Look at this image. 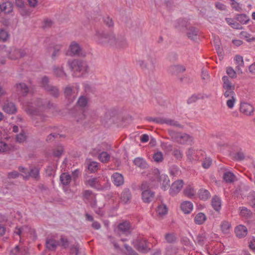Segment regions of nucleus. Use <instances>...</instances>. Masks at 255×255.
Segmentation results:
<instances>
[{
  "label": "nucleus",
  "instance_id": "8fccbe9b",
  "mask_svg": "<svg viewBox=\"0 0 255 255\" xmlns=\"http://www.w3.org/2000/svg\"><path fill=\"white\" fill-rule=\"evenodd\" d=\"M165 124L170 126L181 128V126L177 121H176L174 120H171L169 119L166 118Z\"/></svg>",
  "mask_w": 255,
  "mask_h": 255
},
{
  "label": "nucleus",
  "instance_id": "a19ab883",
  "mask_svg": "<svg viewBox=\"0 0 255 255\" xmlns=\"http://www.w3.org/2000/svg\"><path fill=\"white\" fill-rule=\"evenodd\" d=\"M154 161L157 163L161 162L163 160V153L161 151H157L153 155Z\"/></svg>",
  "mask_w": 255,
  "mask_h": 255
},
{
  "label": "nucleus",
  "instance_id": "393cba45",
  "mask_svg": "<svg viewBox=\"0 0 255 255\" xmlns=\"http://www.w3.org/2000/svg\"><path fill=\"white\" fill-rule=\"evenodd\" d=\"M159 181L162 184V186H161L162 189L164 191L166 190L169 186V179L168 177L166 175L162 174L159 176Z\"/></svg>",
  "mask_w": 255,
  "mask_h": 255
},
{
  "label": "nucleus",
  "instance_id": "7c9ffc66",
  "mask_svg": "<svg viewBox=\"0 0 255 255\" xmlns=\"http://www.w3.org/2000/svg\"><path fill=\"white\" fill-rule=\"evenodd\" d=\"M223 177L225 181L228 183L233 182L236 178L234 174L231 171L225 172L223 174Z\"/></svg>",
  "mask_w": 255,
  "mask_h": 255
},
{
  "label": "nucleus",
  "instance_id": "c756f323",
  "mask_svg": "<svg viewBox=\"0 0 255 255\" xmlns=\"http://www.w3.org/2000/svg\"><path fill=\"white\" fill-rule=\"evenodd\" d=\"M181 209L185 214H189L193 209V205L189 201H185L181 205Z\"/></svg>",
  "mask_w": 255,
  "mask_h": 255
},
{
  "label": "nucleus",
  "instance_id": "5701e85b",
  "mask_svg": "<svg viewBox=\"0 0 255 255\" xmlns=\"http://www.w3.org/2000/svg\"><path fill=\"white\" fill-rule=\"evenodd\" d=\"M28 175L24 177L25 179H28L30 177L38 180L39 179V170L37 167H33L30 169V171L27 172Z\"/></svg>",
  "mask_w": 255,
  "mask_h": 255
},
{
  "label": "nucleus",
  "instance_id": "09e8293b",
  "mask_svg": "<svg viewBox=\"0 0 255 255\" xmlns=\"http://www.w3.org/2000/svg\"><path fill=\"white\" fill-rule=\"evenodd\" d=\"M248 203L250 206L255 208V195L251 193L248 196Z\"/></svg>",
  "mask_w": 255,
  "mask_h": 255
},
{
  "label": "nucleus",
  "instance_id": "58836bf2",
  "mask_svg": "<svg viewBox=\"0 0 255 255\" xmlns=\"http://www.w3.org/2000/svg\"><path fill=\"white\" fill-rule=\"evenodd\" d=\"M240 215L246 218H250L252 216V212L247 208L243 207L241 208Z\"/></svg>",
  "mask_w": 255,
  "mask_h": 255
},
{
  "label": "nucleus",
  "instance_id": "c85d7f7f",
  "mask_svg": "<svg viewBox=\"0 0 255 255\" xmlns=\"http://www.w3.org/2000/svg\"><path fill=\"white\" fill-rule=\"evenodd\" d=\"M53 72L54 75L58 77L64 78L67 77L66 73L64 71L63 66L60 67L54 66Z\"/></svg>",
  "mask_w": 255,
  "mask_h": 255
},
{
  "label": "nucleus",
  "instance_id": "f704fd0d",
  "mask_svg": "<svg viewBox=\"0 0 255 255\" xmlns=\"http://www.w3.org/2000/svg\"><path fill=\"white\" fill-rule=\"evenodd\" d=\"M206 219V216L202 213H199L196 215L194 218L196 224L198 225L202 224Z\"/></svg>",
  "mask_w": 255,
  "mask_h": 255
},
{
  "label": "nucleus",
  "instance_id": "de8ad7c7",
  "mask_svg": "<svg viewBox=\"0 0 255 255\" xmlns=\"http://www.w3.org/2000/svg\"><path fill=\"white\" fill-rule=\"evenodd\" d=\"M156 211L159 215H165L167 212V209L166 205H160L158 206Z\"/></svg>",
  "mask_w": 255,
  "mask_h": 255
},
{
  "label": "nucleus",
  "instance_id": "e2e57ef3",
  "mask_svg": "<svg viewBox=\"0 0 255 255\" xmlns=\"http://www.w3.org/2000/svg\"><path fill=\"white\" fill-rule=\"evenodd\" d=\"M9 150V147L7 144L3 141L0 142V152H6Z\"/></svg>",
  "mask_w": 255,
  "mask_h": 255
},
{
  "label": "nucleus",
  "instance_id": "b1692460",
  "mask_svg": "<svg viewBox=\"0 0 255 255\" xmlns=\"http://www.w3.org/2000/svg\"><path fill=\"white\" fill-rule=\"evenodd\" d=\"M198 33V30L194 27H190L187 29L186 34L188 37L192 40H195L197 39Z\"/></svg>",
  "mask_w": 255,
  "mask_h": 255
},
{
  "label": "nucleus",
  "instance_id": "0e129e2a",
  "mask_svg": "<svg viewBox=\"0 0 255 255\" xmlns=\"http://www.w3.org/2000/svg\"><path fill=\"white\" fill-rule=\"evenodd\" d=\"M234 157L237 160L241 161L245 159V156L243 152L239 151L235 154Z\"/></svg>",
  "mask_w": 255,
  "mask_h": 255
},
{
  "label": "nucleus",
  "instance_id": "774afa93",
  "mask_svg": "<svg viewBox=\"0 0 255 255\" xmlns=\"http://www.w3.org/2000/svg\"><path fill=\"white\" fill-rule=\"evenodd\" d=\"M19 173L16 171H13L8 173V178H15L19 176Z\"/></svg>",
  "mask_w": 255,
  "mask_h": 255
},
{
  "label": "nucleus",
  "instance_id": "bf43d9fd",
  "mask_svg": "<svg viewBox=\"0 0 255 255\" xmlns=\"http://www.w3.org/2000/svg\"><path fill=\"white\" fill-rule=\"evenodd\" d=\"M235 60L238 65L237 67H243L244 66V63L242 56L237 55L235 57Z\"/></svg>",
  "mask_w": 255,
  "mask_h": 255
},
{
  "label": "nucleus",
  "instance_id": "a878e982",
  "mask_svg": "<svg viewBox=\"0 0 255 255\" xmlns=\"http://www.w3.org/2000/svg\"><path fill=\"white\" fill-rule=\"evenodd\" d=\"M71 176L67 172L63 173L60 176L61 183L64 186L68 185L71 181Z\"/></svg>",
  "mask_w": 255,
  "mask_h": 255
},
{
  "label": "nucleus",
  "instance_id": "37998d69",
  "mask_svg": "<svg viewBox=\"0 0 255 255\" xmlns=\"http://www.w3.org/2000/svg\"><path fill=\"white\" fill-rule=\"evenodd\" d=\"M99 182V179L97 178H91L85 181V183L92 187H94Z\"/></svg>",
  "mask_w": 255,
  "mask_h": 255
},
{
  "label": "nucleus",
  "instance_id": "6ab92c4d",
  "mask_svg": "<svg viewBox=\"0 0 255 255\" xmlns=\"http://www.w3.org/2000/svg\"><path fill=\"white\" fill-rule=\"evenodd\" d=\"M235 232L237 237L243 238L247 236L248 229L246 226L240 225L235 228Z\"/></svg>",
  "mask_w": 255,
  "mask_h": 255
},
{
  "label": "nucleus",
  "instance_id": "7ed1b4c3",
  "mask_svg": "<svg viewBox=\"0 0 255 255\" xmlns=\"http://www.w3.org/2000/svg\"><path fill=\"white\" fill-rule=\"evenodd\" d=\"M27 106V110L29 111L30 114L37 115L38 113L37 108H39L42 110L47 108L51 109L53 107V104L46 100L38 99L36 100L33 104L32 103H28Z\"/></svg>",
  "mask_w": 255,
  "mask_h": 255
},
{
  "label": "nucleus",
  "instance_id": "c9c22d12",
  "mask_svg": "<svg viewBox=\"0 0 255 255\" xmlns=\"http://www.w3.org/2000/svg\"><path fill=\"white\" fill-rule=\"evenodd\" d=\"M211 196L209 192L206 189H200L199 192V197L203 200H207Z\"/></svg>",
  "mask_w": 255,
  "mask_h": 255
},
{
  "label": "nucleus",
  "instance_id": "052dcab7",
  "mask_svg": "<svg viewBox=\"0 0 255 255\" xmlns=\"http://www.w3.org/2000/svg\"><path fill=\"white\" fill-rule=\"evenodd\" d=\"M212 161V159L210 158H205V160L202 163L203 167L205 169L208 168L211 165Z\"/></svg>",
  "mask_w": 255,
  "mask_h": 255
},
{
  "label": "nucleus",
  "instance_id": "4c0bfd02",
  "mask_svg": "<svg viewBox=\"0 0 255 255\" xmlns=\"http://www.w3.org/2000/svg\"><path fill=\"white\" fill-rule=\"evenodd\" d=\"M195 193L196 192L194 189L190 186L187 187L184 190V194L185 195L189 198H192L194 196Z\"/></svg>",
  "mask_w": 255,
  "mask_h": 255
},
{
  "label": "nucleus",
  "instance_id": "4d7b16f0",
  "mask_svg": "<svg viewBox=\"0 0 255 255\" xmlns=\"http://www.w3.org/2000/svg\"><path fill=\"white\" fill-rule=\"evenodd\" d=\"M227 74L232 78H235L237 77L236 71L232 68L228 67L227 69Z\"/></svg>",
  "mask_w": 255,
  "mask_h": 255
},
{
  "label": "nucleus",
  "instance_id": "1a4fd4ad",
  "mask_svg": "<svg viewBox=\"0 0 255 255\" xmlns=\"http://www.w3.org/2000/svg\"><path fill=\"white\" fill-rule=\"evenodd\" d=\"M41 83L42 87L51 96L56 98L59 96V90L58 88L49 84V79L47 77L44 76L43 77Z\"/></svg>",
  "mask_w": 255,
  "mask_h": 255
},
{
  "label": "nucleus",
  "instance_id": "2f4dec72",
  "mask_svg": "<svg viewBox=\"0 0 255 255\" xmlns=\"http://www.w3.org/2000/svg\"><path fill=\"white\" fill-rule=\"evenodd\" d=\"M18 11L22 16H28L32 12V10L26 4L18 9Z\"/></svg>",
  "mask_w": 255,
  "mask_h": 255
},
{
  "label": "nucleus",
  "instance_id": "ddd939ff",
  "mask_svg": "<svg viewBox=\"0 0 255 255\" xmlns=\"http://www.w3.org/2000/svg\"><path fill=\"white\" fill-rule=\"evenodd\" d=\"M183 182L182 180H178L174 182L170 186L169 193L172 196L176 195L182 189Z\"/></svg>",
  "mask_w": 255,
  "mask_h": 255
},
{
  "label": "nucleus",
  "instance_id": "69168bd1",
  "mask_svg": "<svg viewBox=\"0 0 255 255\" xmlns=\"http://www.w3.org/2000/svg\"><path fill=\"white\" fill-rule=\"evenodd\" d=\"M165 238L167 242L171 243L175 241V237L172 234H167L165 235Z\"/></svg>",
  "mask_w": 255,
  "mask_h": 255
},
{
  "label": "nucleus",
  "instance_id": "680f3d73",
  "mask_svg": "<svg viewBox=\"0 0 255 255\" xmlns=\"http://www.w3.org/2000/svg\"><path fill=\"white\" fill-rule=\"evenodd\" d=\"M63 152V147L61 146H58L55 150L53 151V154L56 157L60 156Z\"/></svg>",
  "mask_w": 255,
  "mask_h": 255
},
{
  "label": "nucleus",
  "instance_id": "aec40b11",
  "mask_svg": "<svg viewBox=\"0 0 255 255\" xmlns=\"http://www.w3.org/2000/svg\"><path fill=\"white\" fill-rule=\"evenodd\" d=\"M131 194L129 189H124L121 195L120 199L122 202L124 204L129 203L131 199Z\"/></svg>",
  "mask_w": 255,
  "mask_h": 255
},
{
  "label": "nucleus",
  "instance_id": "cd10ccee",
  "mask_svg": "<svg viewBox=\"0 0 255 255\" xmlns=\"http://www.w3.org/2000/svg\"><path fill=\"white\" fill-rule=\"evenodd\" d=\"M134 164L141 169H145L148 167L146 161L142 158L136 157L133 160Z\"/></svg>",
  "mask_w": 255,
  "mask_h": 255
},
{
  "label": "nucleus",
  "instance_id": "dca6fc26",
  "mask_svg": "<svg viewBox=\"0 0 255 255\" xmlns=\"http://www.w3.org/2000/svg\"><path fill=\"white\" fill-rule=\"evenodd\" d=\"M15 88L17 94L23 97L26 96L29 92L28 87L24 83L16 84Z\"/></svg>",
  "mask_w": 255,
  "mask_h": 255
},
{
  "label": "nucleus",
  "instance_id": "473e14b6",
  "mask_svg": "<svg viewBox=\"0 0 255 255\" xmlns=\"http://www.w3.org/2000/svg\"><path fill=\"white\" fill-rule=\"evenodd\" d=\"M59 245V242L53 239H48L46 242V248L49 250H55Z\"/></svg>",
  "mask_w": 255,
  "mask_h": 255
},
{
  "label": "nucleus",
  "instance_id": "c03bdc74",
  "mask_svg": "<svg viewBox=\"0 0 255 255\" xmlns=\"http://www.w3.org/2000/svg\"><path fill=\"white\" fill-rule=\"evenodd\" d=\"M9 38L8 32L4 29H0V40L2 42L6 41Z\"/></svg>",
  "mask_w": 255,
  "mask_h": 255
},
{
  "label": "nucleus",
  "instance_id": "338daca9",
  "mask_svg": "<svg viewBox=\"0 0 255 255\" xmlns=\"http://www.w3.org/2000/svg\"><path fill=\"white\" fill-rule=\"evenodd\" d=\"M70 250L71 253H75V255H78L79 252V246L78 245L72 246Z\"/></svg>",
  "mask_w": 255,
  "mask_h": 255
},
{
  "label": "nucleus",
  "instance_id": "a211bd4d",
  "mask_svg": "<svg viewBox=\"0 0 255 255\" xmlns=\"http://www.w3.org/2000/svg\"><path fill=\"white\" fill-rule=\"evenodd\" d=\"M185 70V66L182 65H173L168 68L169 72L172 75H177L179 73H182Z\"/></svg>",
  "mask_w": 255,
  "mask_h": 255
},
{
  "label": "nucleus",
  "instance_id": "3c124183",
  "mask_svg": "<svg viewBox=\"0 0 255 255\" xmlns=\"http://www.w3.org/2000/svg\"><path fill=\"white\" fill-rule=\"evenodd\" d=\"M230 227V224L227 221H223L221 226L222 231L226 233L228 232Z\"/></svg>",
  "mask_w": 255,
  "mask_h": 255
},
{
  "label": "nucleus",
  "instance_id": "f3484780",
  "mask_svg": "<svg viewBox=\"0 0 255 255\" xmlns=\"http://www.w3.org/2000/svg\"><path fill=\"white\" fill-rule=\"evenodd\" d=\"M240 109L241 113L247 116H251L254 111L253 107L247 103H241Z\"/></svg>",
  "mask_w": 255,
  "mask_h": 255
},
{
  "label": "nucleus",
  "instance_id": "4468645a",
  "mask_svg": "<svg viewBox=\"0 0 255 255\" xmlns=\"http://www.w3.org/2000/svg\"><path fill=\"white\" fill-rule=\"evenodd\" d=\"M26 53L25 49L14 48L10 52L9 57L12 60H15L24 57Z\"/></svg>",
  "mask_w": 255,
  "mask_h": 255
},
{
  "label": "nucleus",
  "instance_id": "ea45409f",
  "mask_svg": "<svg viewBox=\"0 0 255 255\" xmlns=\"http://www.w3.org/2000/svg\"><path fill=\"white\" fill-rule=\"evenodd\" d=\"M110 155L106 151L102 152L99 155V160L103 163L108 162L110 160Z\"/></svg>",
  "mask_w": 255,
  "mask_h": 255
},
{
  "label": "nucleus",
  "instance_id": "603ef678",
  "mask_svg": "<svg viewBox=\"0 0 255 255\" xmlns=\"http://www.w3.org/2000/svg\"><path fill=\"white\" fill-rule=\"evenodd\" d=\"M60 242H61L60 245L63 248L66 249L68 247L69 244V241L66 238H65L63 236H61V238H60Z\"/></svg>",
  "mask_w": 255,
  "mask_h": 255
},
{
  "label": "nucleus",
  "instance_id": "864d4df0",
  "mask_svg": "<svg viewBox=\"0 0 255 255\" xmlns=\"http://www.w3.org/2000/svg\"><path fill=\"white\" fill-rule=\"evenodd\" d=\"M195 154V150L192 148H189L188 151L187 152V156L188 159L190 160H192L193 159H196L193 156L194 154Z\"/></svg>",
  "mask_w": 255,
  "mask_h": 255
},
{
  "label": "nucleus",
  "instance_id": "423d86ee",
  "mask_svg": "<svg viewBox=\"0 0 255 255\" xmlns=\"http://www.w3.org/2000/svg\"><path fill=\"white\" fill-rule=\"evenodd\" d=\"M140 188L142 191V200L144 203H149L153 200L155 193L151 190L149 183L143 182L141 184Z\"/></svg>",
  "mask_w": 255,
  "mask_h": 255
},
{
  "label": "nucleus",
  "instance_id": "9d476101",
  "mask_svg": "<svg viewBox=\"0 0 255 255\" xmlns=\"http://www.w3.org/2000/svg\"><path fill=\"white\" fill-rule=\"evenodd\" d=\"M79 89V86H74L70 85H67L64 90L65 97L69 100L73 101L76 98V91L78 92Z\"/></svg>",
  "mask_w": 255,
  "mask_h": 255
},
{
  "label": "nucleus",
  "instance_id": "f8f14e48",
  "mask_svg": "<svg viewBox=\"0 0 255 255\" xmlns=\"http://www.w3.org/2000/svg\"><path fill=\"white\" fill-rule=\"evenodd\" d=\"M118 229L122 234L128 236L131 234L133 229L129 222L125 221L118 225Z\"/></svg>",
  "mask_w": 255,
  "mask_h": 255
},
{
  "label": "nucleus",
  "instance_id": "72a5a7b5",
  "mask_svg": "<svg viewBox=\"0 0 255 255\" xmlns=\"http://www.w3.org/2000/svg\"><path fill=\"white\" fill-rule=\"evenodd\" d=\"M62 47V45L57 44L53 47V52L51 55V58L53 60H55L60 55V52Z\"/></svg>",
  "mask_w": 255,
  "mask_h": 255
},
{
  "label": "nucleus",
  "instance_id": "20e7f679",
  "mask_svg": "<svg viewBox=\"0 0 255 255\" xmlns=\"http://www.w3.org/2000/svg\"><path fill=\"white\" fill-rule=\"evenodd\" d=\"M168 133L172 140L181 144H191L193 137L189 134L178 132L173 130H168Z\"/></svg>",
  "mask_w": 255,
  "mask_h": 255
},
{
  "label": "nucleus",
  "instance_id": "f257e3e1",
  "mask_svg": "<svg viewBox=\"0 0 255 255\" xmlns=\"http://www.w3.org/2000/svg\"><path fill=\"white\" fill-rule=\"evenodd\" d=\"M95 36L98 42L102 45L119 49H125L128 45L124 36L116 34L113 31L97 30Z\"/></svg>",
  "mask_w": 255,
  "mask_h": 255
},
{
  "label": "nucleus",
  "instance_id": "a18cd8bd",
  "mask_svg": "<svg viewBox=\"0 0 255 255\" xmlns=\"http://www.w3.org/2000/svg\"><path fill=\"white\" fill-rule=\"evenodd\" d=\"M227 101L226 104L229 109H233L236 101L235 96H231Z\"/></svg>",
  "mask_w": 255,
  "mask_h": 255
},
{
  "label": "nucleus",
  "instance_id": "79ce46f5",
  "mask_svg": "<svg viewBox=\"0 0 255 255\" xmlns=\"http://www.w3.org/2000/svg\"><path fill=\"white\" fill-rule=\"evenodd\" d=\"M88 103V99L85 96H80L77 101V105L81 107H85Z\"/></svg>",
  "mask_w": 255,
  "mask_h": 255
},
{
  "label": "nucleus",
  "instance_id": "bb28decb",
  "mask_svg": "<svg viewBox=\"0 0 255 255\" xmlns=\"http://www.w3.org/2000/svg\"><path fill=\"white\" fill-rule=\"evenodd\" d=\"M211 204L213 208L216 211H219L221 207V199L217 196H215L213 197Z\"/></svg>",
  "mask_w": 255,
  "mask_h": 255
},
{
  "label": "nucleus",
  "instance_id": "13d9d810",
  "mask_svg": "<svg viewBox=\"0 0 255 255\" xmlns=\"http://www.w3.org/2000/svg\"><path fill=\"white\" fill-rule=\"evenodd\" d=\"M16 140L18 142H22L26 139V135L24 133V131L22 130L19 134H17L16 137Z\"/></svg>",
  "mask_w": 255,
  "mask_h": 255
},
{
  "label": "nucleus",
  "instance_id": "9b49d317",
  "mask_svg": "<svg viewBox=\"0 0 255 255\" xmlns=\"http://www.w3.org/2000/svg\"><path fill=\"white\" fill-rule=\"evenodd\" d=\"M70 49L71 53L73 55L84 57L86 55V53L84 51L80 46L76 42L73 41L70 45Z\"/></svg>",
  "mask_w": 255,
  "mask_h": 255
},
{
  "label": "nucleus",
  "instance_id": "f03ea898",
  "mask_svg": "<svg viewBox=\"0 0 255 255\" xmlns=\"http://www.w3.org/2000/svg\"><path fill=\"white\" fill-rule=\"evenodd\" d=\"M143 59L138 61L140 68L147 70L149 73H153L155 69L156 59L153 51L148 48H145L142 52Z\"/></svg>",
  "mask_w": 255,
  "mask_h": 255
},
{
  "label": "nucleus",
  "instance_id": "49530a36",
  "mask_svg": "<svg viewBox=\"0 0 255 255\" xmlns=\"http://www.w3.org/2000/svg\"><path fill=\"white\" fill-rule=\"evenodd\" d=\"M88 169L92 172H95L98 169V163L95 161L91 162L88 165Z\"/></svg>",
  "mask_w": 255,
  "mask_h": 255
},
{
  "label": "nucleus",
  "instance_id": "6e6d98bb",
  "mask_svg": "<svg viewBox=\"0 0 255 255\" xmlns=\"http://www.w3.org/2000/svg\"><path fill=\"white\" fill-rule=\"evenodd\" d=\"M124 247L128 252V255H138V254L128 245L125 244Z\"/></svg>",
  "mask_w": 255,
  "mask_h": 255
},
{
  "label": "nucleus",
  "instance_id": "5fc2aeb1",
  "mask_svg": "<svg viewBox=\"0 0 255 255\" xmlns=\"http://www.w3.org/2000/svg\"><path fill=\"white\" fill-rule=\"evenodd\" d=\"M173 155L178 160H181L183 157L182 152L181 151V150L178 149H174L173 151Z\"/></svg>",
  "mask_w": 255,
  "mask_h": 255
},
{
  "label": "nucleus",
  "instance_id": "e433bc0d",
  "mask_svg": "<svg viewBox=\"0 0 255 255\" xmlns=\"http://www.w3.org/2000/svg\"><path fill=\"white\" fill-rule=\"evenodd\" d=\"M236 19L243 24H247L250 20V18L245 14H237Z\"/></svg>",
  "mask_w": 255,
  "mask_h": 255
},
{
  "label": "nucleus",
  "instance_id": "4be33fe9",
  "mask_svg": "<svg viewBox=\"0 0 255 255\" xmlns=\"http://www.w3.org/2000/svg\"><path fill=\"white\" fill-rule=\"evenodd\" d=\"M113 183L117 186H121L124 184V180L123 176L119 173H115L112 176Z\"/></svg>",
  "mask_w": 255,
  "mask_h": 255
},
{
  "label": "nucleus",
  "instance_id": "412c9836",
  "mask_svg": "<svg viewBox=\"0 0 255 255\" xmlns=\"http://www.w3.org/2000/svg\"><path fill=\"white\" fill-rule=\"evenodd\" d=\"M3 110L8 114H14L17 112V108L13 103L7 102L3 106Z\"/></svg>",
  "mask_w": 255,
  "mask_h": 255
},
{
  "label": "nucleus",
  "instance_id": "39448f33",
  "mask_svg": "<svg viewBox=\"0 0 255 255\" xmlns=\"http://www.w3.org/2000/svg\"><path fill=\"white\" fill-rule=\"evenodd\" d=\"M67 64L71 70L73 71L86 73L89 71V67L87 63L83 60L79 59L68 60Z\"/></svg>",
  "mask_w": 255,
  "mask_h": 255
},
{
  "label": "nucleus",
  "instance_id": "6e6552de",
  "mask_svg": "<svg viewBox=\"0 0 255 255\" xmlns=\"http://www.w3.org/2000/svg\"><path fill=\"white\" fill-rule=\"evenodd\" d=\"M132 245L138 252L142 253H146L150 251L147 240L141 237H137L132 242Z\"/></svg>",
  "mask_w": 255,
  "mask_h": 255
},
{
  "label": "nucleus",
  "instance_id": "2eb2a0df",
  "mask_svg": "<svg viewBox=\"0 0 255 255\" xmlns=\"http://www.w3.org/2000/svg\"><path fill=\"white\" fill-rule=\"evenodd\" d=\"M13 3L9 1H6L2 3L0 2V13L1 12L5 14H9L13 11Z\"/></svg>",
  "mask_w": 255,
  "mask_h": 255
},
{
  "label": "nucleus",
  "instance_id": "0eeeda50",
  "mask_svg": "<svg viewBox=\"0 0 255 255\" xmlns=\"http://www.w3.org/2000/svg\"><path fill=\"white\" fill-rule=\"evenodd\" d=\"M223 82V88L224 89V96L226 98H230L231 96H235L234 92L235 86L232 84L229 78L227 76L222 77Z\"/></svg>",
  "mask_w": 255,
  "mask_h": 255
}]
</instances>
